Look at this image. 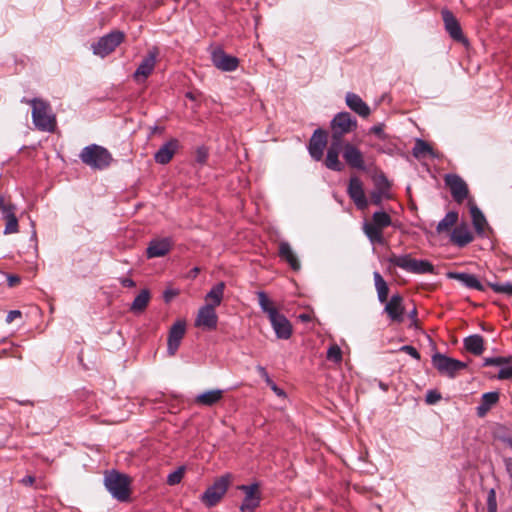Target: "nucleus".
Masks as SVG:
<instances>
[{
	"instance_id": "33",
	"label": "nucleus",
	"mask_w": 512,
	"mask_h": 512,
	"mask_svg": "<svg viewBox=\"0 0 512 512\" xmlns=\"http://www.w3.org/2000/svg\"><path fill=\"white\" fill-rule=\"evenodd\" d=\"M459 215L456 211H449L444 218L437 224L436 231L438 234L452 231V227L456 225Z\"/></svg>"
},
{
	"instance_id": "31",
	"label": "nucleus",
	"mask_w": 512,
	"mask_h": 512,
	"mask_svg": "<svg viewBox=\"0 0 512 512\" xmlns=\"http://www.w3.org/2000/svg\"><path fill=\"white\" fill-rule=\"evenodd\" d=\"M223 397V390L221 389H214L205 391L195 398V403L202 406H213L217 402H219Z\"/></svg>"
},
{
	"instance_id": "54",
	"label": "nucleus",
	"mask_w": 512,
	"mask_h": 512,
	"mask_svg": "<svg viewBox=\"0 0 512 512\" xmlns=\"http://www.w3.org/2000/svg\"><path fill=\"white\" fill-rule=\"evenodd\" d=\"M35 480L36 479L34 476L27 475L20 480V483L23 484L24 486H32L35 483Z\"/></svg>"
},
{
	"instance_id": "10",
	"label": "nucleus",
	"mask_w": 512,
	"mask_h": 512,
	"mask_svg": "<svg viewBox=\"0 0 512 512\" xmlns=\"http://www.w3.org/2000/svg\"><path fill=\"white\" fill-rule=\"evenodd\" d=\"M238 489L244 492L245 497L240 505L241 512H254L260 505L261 493L259 484L252 483L250 485H240Z\"/></svg>"
},
{
	"instance_id": "9",
	"label": "nucleus",
	"mask_w": 512,
	"mask_h": 512,
	"mask_svg": "<svg viewBox=\"0 0 512 512\" xmlns=\"http://www.w3.org/2000/svg\"><path fill=\"white\" fill-rule=\"evenodd\" d=\"M357 128V120L348 112H339L331 120V134L342 137Z\"/></svg>"
},
{
	"instance_id": "24",
	"label": "nucleus",
	"mask_w": 512,
	"mask_h": 512,
	"mask_svg": "<svg viewBox=\"0 0 512 512\" xmlns=\"http://www.w3.org/2000/svg\"><path fill=\"white\" fill-rule=\"evenodd\" d=\"M178 148L179 141L176 138H171L165 142L155 153V162L161 165L168 164L172 160Z\"/></svg>"
},
{
	"instance_id": "27",
	"label": "nucleus",
	"mask_w": 512,
	"mask_h": 512,
	"mask_svg": "<svg viewBox=\"0 0 512 512\" xmlns=\"http://www.w3.org/2000/svg\"><path fill=\"white\" fill-rule=\"evenodd\" d=\"M278 255L281 260L285 261L292 270L298 271L301 264L295 255L291 245L287 241H281L278 246Z\"/></svg>"
},
{
	"instance_id": "47",
	"label": "nucleus",
	"mask_w": 512,
	"mask_h": 512,
	"mask_svg": "<svg viewBox=\"0 0 512 512\" xmlns=\"http://www.w3.org/2000/svg\"><path fill=\"white\" fill-rule=\"evenodd\" d=\"M370 196L371 203L376 206H381L383 198H389V194L377 190H373Z\"/></svg>"
},
{
	"instance_id": "50",
	"label": "nucleus",
	"mask_w": 512,
	"mask_h": 512,
	"mask_svg": "<svg viewBox=\"0 0 512 512\" xmlns=\"http://www.w3.org/2000/svg\"><path fill=\"white\" fill-rule=\"evenodd\" d=\"M208 159V150L205 147H199L196 150V161L199 164H205Z\"/></svg>"
},
{
	"instance_id": "52",
	"label": "nucleus",
	"mask_w": 512,
	"mask_h": 512,
	"mask_svg": "<svg viewBox=\"0 0 512 512\" xmlns=\"http://www.w3.org/2000/svg\"><path fill=\"white\" fill-rule=\"evenodd\" d=\"M497 378L500 380L512 379V366L501 368Z\"/></svg>"
},
{
	"instance_id": "22",
	"label": "nucleus",
	"mask_w": 512,
	"mask_h": 512,
	"mask_svg": "<svg viewBox=\"0 0 512 512\" xmlns=\"http://www.w3.org/2000/svg\"><path fill=\"white\" fill-rule=\"evenodd\" d=\"M474 240V236L467 223L462 222L454 227L450 233V241L457 247H465Z\"/></svg>"
},
{
	"instance_id": "44",
	"label": "nucleus",
	"mask_w": 512,
	"mask_h": 512,
	"mask_svg": "<svg viewBox=\"0 0 512 512\" xmlns=\"http://www.w3.org/2000/svg\"><path fill=\"white\" fill-rule=\"evenodd\" d=\"M510 357H488L484 359L483 366H502L510 362Z\"/></svg>"
},
{
	"instance_id": "3",
	"label": "nucleus",
	"mask_w": 512,
	"mask_h": 512,
	"mask_svg": "<svg viewBox=\"0 0 512 512\" xmlns=\"http://www.w3.org/2000/svg\"><path fill=\"white\" fill-rule=\"evenodd\" d=\"M79 157L84 164L96 170L106 169L113 160L108 149L97 144L84 147Z\"/></svg>"
},
{
	"instance_id": "39",
	"label": "nucleus",
	"mask_w": 512,
	"mask_h": 512,
	"mask_svg": "<svg viewBox=\"0 0 512 512\" xmlns=\"http://www.w3.org/2000/svg\"><path fill=\"white\" fill-rule=\"evenodd\" d=\"M325 165L328 169L340 172L344 169V164L339 160V154L334 151H327Z\"/></svg>"
},
{
	"instance_id": "26",
	"label": "nucleus",
	"mask_w": 512,
	"mask_h": 512,
	"mask_svg": "<svg viewBox=\"0 0 512 512\" xmlns=\"http://www.w3.org/2000/svg\"><path fill=\"white\" fill-rule=\"evenodd\" d=\"M345 102L360 117L367 118L371 113L370 107L356 93L348 92L345 96Z\"/></svg>"
},
{
	"instance_id": "28",
	"label": "nucleus",
	"mask_w": 512,
	"mask_h": 512,
	"mask_svg": "<svg viewBox=\"0 0 512 512\" xmlns=\"http://www.w3.org/2000/svg\"><path fill=\"white\" fill-rule=\"evenodd\" d=\"M499 397L500 395L497 391L484 393L480 404L476 408L477 416L480 418L485 417L491 408L498 403Z\"/></svg>"
},
{
	"instance_id": "4",
	"label": "nucleus",
	"mask_w": 512,
	"mask_h": 512,
	"mask_svg": "<svg viewBox=\"0 0 512 512\" xmlns=\"http://www.w3.org/2000/svg\"><path fill=\"white\" fill-rule=\"evenodd\" d=\"M104 485L113 498L120 502H126L130 498V478L115 470L107 472L104 477Z\"/></svg>"
},
{
	"instance_id": "17",
	"label": "nucleus",
	"mask_w": 512,
	"mask_h": 512,
	"mask_svg": "<svg viewBox=\"0 0 512 512\" xmlns=\"http://www.w3.org/2000/svg\"><path fill=\"white\" fill-rule=\"evenodd\" d=\"M326 145L327 132L321 128L316 129L312 134L308 145L311 157L316 161H320L323 157Z\"/></svg>"
},
{
	"instance_id": "58",
	"label": "nucleus",
	"mask_w": 512,
	"mask_h": 512,
	"mask_svg": "<svg viewBox=\"0 0 512 512\" xmlns=\"http://www.w3.org/2000/svg\"><path fill=\"white\" fill-rule=\"evenodd\" d=\"M408 317L411 319V326L417 324V309L413 308L412 311L409 312Z\"/></svg>"
},
{
	"instance_id": "16",
	"label": "nucleus",
	"mask_w": 512,
	"mask_h": 512,
	"mask_svg": "<svg viewBox=\"0 0 512 512\" xmlns=\"http://www.w3.org/2000/svg\"><path fill=\"white\" fill-rule=\"evenodd\" d=\"M185 331V321L178 320L171 326L167 339V352L170 356L175 355L185 335Z\"/></svg>"
},
{
	"instance_id": "53",
	"label": "nucleus",
	"mask_w": 512,
	"mask_h": 512,
	"mask_svg": "<svg viewBox=\"0 0 512 512\" xmlns=\"http://www.w3.org/2000/svg\"><path fill=\"white\" fill-rule=\"evenodd\" d=\"M22 313L20 310H11L8 312L6 316V323L10 324L12 323L16 318H21Z\"/></svg>"
},
{
	"instance_id": "15",
	"label": "nucleus",
	"mask_w": 512,
	"mask_h": 512,
	"mask_svg": "<svg viewBox=\"0 0 512 512\" xmlns=\"http://www.w3.org/2000/svg\"><path fill=\"white\" fill-rule=\"evenodd\" d=\"M173 245L171 237L152 239L146 248V256L148 259L164 257L171 251Z\"/></svg>"
},
{
	"instance_id": "2",
	"label": "nucleus",
	"mask_w": 512,
	"mask_h": 512,
	"mask_svg": "<svg viewBox=\"0 0 512 512\" xmlns=\"http://www.w3.org/2000/svg\"><path fill=\"white\" fill-rule=\"evenodd\" d=\"M392 224L391 216L385 211H376L373 213L371 221L363 223L362 230L371 244L385 243L383 230Z\"/></svg>"
},
{
	"instance_id": "36",
	"label": "nucleus",
	"mask_w": 512,
	"mask_h": 512,
	"mask_svg": "<svg viewBox=\"0 0 512 512\" xmlns=\"http://www.w3.org/2000/svg\"><path fill=\"white\" fill-rule=\"evenodd\" d=\"M258 303L261 310L267 314L268 318L273 316L276 312H278L274 303L268 298L267 294L264 291L257 292Z\"/></svg>"
},
{
	"instance_id": "64",
	"label": "nucleus",
	"mask_w": 512,
	"mask_h": 512,
	"mask_svg": "<svg viewBox=\"0 0 512 512\" xmlns=\"http://www.w3.org/2000/svg\"><path fill=\"white\" fill-rule=\"evenodd\" d=\"M266 384L272 389L273 384H275V382L271 378H269L268 380H266Z\"/></svg>"
},
{
	"instance_id": "41",
	"label": "nucleus",
	"mask_w": 512,
	"mask_h": 512,
	"mask_svg": "<svg viewBox=\"0 0 512 512\" xmlns=\"http://www.w3.org/2000/svg\"><path fill=\"white\" fill-rule=\"evenodd\" d=\"M488 285L496 293H502V294H506L508 296H512V283H510V282H506V283H503V284L488 283Z\"/></svg>"
},
{
	"instance_id": "51",
	"label": "nucleus",
	"mask_w": 512,
	"mask_h": 512,
	"mask_svg": "<svg viewBox=\"0 0 512 512\" xmlns=\"http://www.w3.org/2000/svg\"><path fill=\"white\" fill-rule=\"evenodd\" d=\"M401 351L407 353L411 357H413L416 360H420V353L417 351V349L411 345H404L400 348Z\"/></svg>"
},
{
	"instance_id": "12",
	"label": "nucleus",
	"mask_w": 512,
	"mask_h": 512,
	"mask_svg": "<svg viewBox=\"0 0 512 512\" xmlns=\"http://www.w3.org/2000/svg\"><path fill=\"white\" fill-rule=\"evenodd\" d=\"M347 194L359 210H365L368 207L369 202L365 195L363 183L357 176H352L349 179Z\"/></svg>"
},
{
	"instance_id": "45",
	"label": "nucleus",
	"mask_w": 512,
	"mask_h": 512,
	"mask_svg": "<svg viewBox=\"0 0 512 512\" xmlns=\"http://www.w3.org/2000/svg\"><path fill=\"white\" fill-rule=\"evenodd\" d=\"M184 476V468L179 467L177 470L173 471L167 476V483L171 486L176 485L181 482Z\"/></svg>"
},
{
	"instance_id": "48",
	"label": "nucleus",
	"mask_w": 512,
	"mask_h": 512,
	"mask_svg": "<svg viewBox=\"0 0 512 512\" xmlns=\"http://www.w3.org/2000/svg\"><path fill=\"white\" fill-rule=\"evenodd\" d=\"M369 133L374 134L381 140L387 139V134L384 132V124L383 123L372 126L369 129Z\"/></svg>"
},
{
	"instance_id": "43",
	"label": "nucleus",
	"mask_w": 512,
	"mask_h": 512,
	"mask_svg": "<svg viewBox=\"0 0 512 512\" xmlns=\"http://www.w3.org/2000/svg\"><path fill=\"white\" fill-rule=\"evenodd\" d=\"M344 145L342 137H335L331 134V143L327 151H334L336 154L343 153Z\"/></svg>"
},
{
	"instance_id": "56",
	"label": "nucleus",
	"mask_w": 512,
	"mask_h": 512,
	"mask_svg": "<svg viewBox=\"0 0 512 512\" xmlns=\"http://www.w3.org/2000/svg\"><path fill=\"white\" fill-rule=\"evenodd\" d=\"M120 283L123 287L127 288H132L136 285L134 280H132L131 278H121Z\"/></svg>"
},
{
	"instance_id": "57",
	"label": "nucleus",
	"mask_w": 512,
	"mask_h": 512,
	"mask_svg": "<svg viewBox=\"0 0 512 512\" xmlns=\"http://www.w3.org/2000/svg\"><path fill=\"white\" fill-rule=\"evenodd\" d=\"M505 468L509 476L512 478V459L511 458H505L504 459Z\"/></svg>"
},
{
	"instance_id": "14",
	"label": "nucleus",
	"mask_w": 512,
	"mask_h": 512,
	"mask_svg": "<svg viewBox=\"0 0 512 512\" xmlns=\"http://www.w3.org/2000/svg\"><path fill=\"white\" fill-rule=\"evenodd\" d=\"M445 184L450 189L452 198L457 203H462L469 194L466 182L457 174H447Z\"/></svg>"
},
{
	"instance_id": "62",
	"label": "nucleus",
	"mask_w": 512,
	"mask_h": 512,
	"mask_svg": "<svg viewBox=\"0 0 512 512\" xmlns=\"http://www.w3.org/2000/svg\"><path fill=\"white\" fill-rule=\"evenodd\" d=\"M9 285L13 286L14 284L19 282V278L17 276H9Z\"/></svg>"
},
{
	"instance_id": "18",
	"label": "nucleus",
	"mask_w": 512,
	"mask_h": 512,
	"mask_svg": "<svg viewBox=\"0 0 512 512\" xmlns=\"http://www.w3.org/2000/svg\"><path fill=\"white\" fill-rule=\"evenodd\" d=\"M441 15L445 30L449 36L455 41L462 43L466 42L467 40L463 35L462 28L454 14L448 9H443L441 11Z\"/></svg>"
},
{
	"instance_id": "63",
	"label": "nucleus",
	"mask_w": 512,
	"mask_h": 512,
	"mask_svg": "<svg viewBox=\"0 0 512 512\" xmlns=\"http://www.w3.org/2000/svg\"><path fill=\"white\" fill-rule=\"evenodd\" d=\"M379 387L383 390V391H387L388 390V385L383 383V382H380L379 383Z\"/></svg>"
},
{
	"instance_id": "6",
	"label": "nucleus",
	"mask_w": 512,
	"mask_h": 512,
	"mask_svg": "<svg viewBox=\"0 0 512 512\" xmlns=\"http://www.w3.org/2000/svg\"><path fill=\"white\" fill-rule=\"evenodd\" d=\"M125 40V33L120 30H113L100 37L91 45L93 54L104 58L111 54Z\"/></svg>"
},
{
	"instance_id": "29",
	"label": "nucleus",
	"mask_w": 512,
	"mask_h": 512,
	"mask_svg": "<svg viewBox=\"0 0 512 512\" xmlns=\"http://www.w3.org/2000/svg\"><path fill=\"white\" fill-rule=\"evenodd\" d=\"M464 348L471 354L479 356L485 350L484 338L479 334L469 335L463 340Z\"/></svg>"
},
{
	"instance_id": "1",
	"label": "nucleus",
	"mask_w": 512,
	"mask_h": 512,
	"mask_svg": "<svg viewBox=\"0 0 512 512\" xmlns=\"http://www.w3.org/2000/svg\"><path fill=\"white\" fill-rule=\"evenodd\" d=\"M21 102L31 105L32 121L39 131L54 132L57 121L49 102L40 98H23Z\"/></svg>"
},
{
	"instance_id": "11",
	"label": "nucleus",
	"mask_w": 512,
	"mask_h": 512,
	"mask_svg": "<svg viewBox=\"0 0 512 512\" xmlns=\"http://www.w3.org/2000/svg\"><path fill=\"white\" fill-rule=\"evenodd\" d=\"M158 54L159 50L157 47H153L148 51L147 55L142 59L133 73V79L136 82H143L152 74L155 69Z\"/></svg>"
},
{
	"instance_id": "55",
	"label": "nucleus",
	"mask_w": 512,
	"mask_h": 512,
	"mask_svg": "<svg viewBox=\"0 0 512 512\" xmlns=\"http://www.w3.org/2000/svg\"><path fill=\"white\" fill-rule=\"evenodd\" d=\"M256 369H257L259 375L264 379L265 382H266V380H268L270 378V376H269V374H268V372H267L265 367H263L261 365H258L256 367Z\"/></svg>"
},
{
	"instance_id": "61",
	"label": "nucleus",
	"mask_w": 512,
	"mask_h": 512,
	"mask_svg": "<svg viewBox=\"0 0 512 512\" xmlns=\"http://www.w3.org/2000/svg\"><path fill=\"white\" fill-rule=\"evenodd\" d=\"M272 390H273V391H274L278 396H284V395H285L284 391H283L281 388H279L276 384H273V388H272Z\"/></svg>"
},
{
	"instance_id": "32",
	"label": "nucleus",
	"mask_w": 512,
	"mask_h": 512,
	"mask_svg": "<svg viewBox=\"0 0 512 512\" xmlns=\"http://www.w3.org/2000/svg\"><path fill=\"white\" fill-rule=\"evenodd\" d=\"M225 290V283L219 282L214 285L205 296V305H210L212 308L219 306L223 300Z\"/></svg>"
},
{
	"instance_id": "7",
	"label": "nucleus",
	"mask_w": 512,
	"mask_h": 512,
	"mask_svg": "<svg viewBox=\"0 0 512 512\" xmlns=\"http://www.w3.org/2000/svg\"><path fill=\"white\" fill-rule=\"evenodd\" d=\"M232 476L227 473L222 475L209 486L201 496V501L207 507H213L217 505L223 496L226 494L229 485L231 483Z\"/></svg>"
},
{
	"instance_id": "49",
	"label": "nucleus",
	"mask_w": 512,
	"mask_h": 512,
	"mask_svg": "<svg viewBox=\"0 0 512 512\" xmlns=\"http://www.w3.org/2000/svg\"><path fill=\"white\" fill-rule=\"evenodd\" d=\"M441 400V394L436 390H429L426 394L425 401L427 404L433 405Z\"/></svg>"
},
{
	"instance_id": "8",
	"label": "nucleus",
	"mask_w": 512,
	"mask_h": 512,
	"mask_svg": "<svg viewBox=\"0 0 512 512\" xmlns=\"http://www.w3.org/2000/svg\"><path fill=\"white\" fill-rule=\"evenodd\" d=\"M432 364L440 374L446 375L449 378L456 377L460 370L467 367L465 362L448 357L441 353H435L432 356Z\"/></svg>"
},
{
	"instance_id": "13",
	"label": "nucleus",
	"mask_w": 512,
	"mask_h": 512,
	"mask_svg": "<svg viewBox=\"0 0 512 512\" xmlns=\"http://www.w3.org/2000/svg\"><path fill=\"white\" fill-rule=\"evenodd\" d=\"M213 65L221 71L232 72L239 66V59L227 54L222 48H215L211 53Z\"/></svg>"
},
{
	"instance_id": "19",
	"label": "nucleus",
	"mask_w": 512,
	"mask_h": 512,
	"mask_svg": "<svg viewBox=\"0 0 512 512\" xmlns=\"http://www.w3.org/2000/svg\"><path fill=\"white\" fill-rule=\"evenodd\" d=\"M217 324L218 316L215 308L210 305H203L198 311L195 326L211 331L217 328Z\"/></svg>"
},
{
	"instance_id": "21",
	"label": "nucleus",
	"mask_w": 512,
	"mask_h": 512,
	"mask_svg": "<svg viewBox=\"0 0 512 512\" xmlns=\"http://www.w3.org/2000/svg\"><path fill=\"white\" fill-rule=\"evenodd\" d=\"M269 321L277 338L286 340L291 337L292 325L285 315L278 311L269 318Z\"/></svg>"
},
{
	"instance_id": "25",
	"label": "nucleus",
	"mask_w": 512,
	"mask_h": 512,
	"mask_svg": "<svg viewBox=\"0 0 512 512\" xmlns=\"http://www.w3.org/2000/svg\"><path fill=\"white\" fill-rule=\"evenodd\" d=\"M447 278L454 279L459 281L464 287L468 289H475L478 291H484V285L479 281V279L470 273L465 272H448Z\"/></svg>"
},
{
	"instance_id": "60",
	"label": "nucleus",
	"mask_w": 512,
	"mask_h": 512,
	"mask_svg": "<svg viewBox=\"0 0 512 512\" xmlns=\"http://www.w3.org/2000/svg\"><path fill=\"white\" fill-rule=\"evenodd\" d=\"M200 272V269L198 267H194L188 274V277L194 279L197 277V275L199 274Z\"/></svg>"
},
{
	"instance_id": "20",
	"label": "nucleus",
	"mask_w": 512,
	"mask_h": 512,
	"mask_svg": "<svg viewBox=\"0 0 512 512\" xmlns=\"http://www.w3.org/2000/svg\"><path fill=\"white\" fill-rule=\"evenodd\" d=\"M384 312L392 322L402 323L404 321L405 312L403 297L400 294L392 295L389 301L386 302Z\"/></svg>"
},
{
	"instance_id": "35",
	"label": "nucleus",
	"mask_w": 512,
	"mask_h": 512,
	"mask_svg": "<svg viewBox=\"0 0 512 512\" xmlns=\"http://www.w3.org/2000/svg\"><path fill=\"white\" fill-rule=\"evenodd\" d=\"M374 283L377 290L378 300L381 303L388 302L389 287L379 272H374Z\"/></svg>"
},
{
	"instance_id": "34",
	"label": "nucleus",
	"mask_w": 512,
	"mask_h": 512,
	"mask_svg": "<svg viewBox=\"0 0 512 512\" xmlns=\"http://www.w3.org/2000/svg\"><path fill=\"white\" fill-rule=\"evenodd\" d=\"M15 206L5 209L3 219L6 221L4 234H13L18 232V219L15 215Z\"/></svg>"
},
{
	"instance_id": "37",
	"label": "nucleus",
	"mask_w": 512,
	"mask_h": 512,
	"mask_svg": "<svg viewBox=\"0 0 512 512\" xmlns=\"http://www.w3.org/2000/svg\"><path fill=\"white\" fill-rule=\"evenodd\" d=\"M150 300V293L147 289L142 290L131 304V311L138 313L145 310Z\"/></svg>"
},
{
	"instance_id": "59",
	"label": "nucleus",
	"mask_w": 512,
	"mask_h": 512,
	"mask_svg": "<svg viewBox=\"0 0 512 512\" xmlns=\"http://www.w3.org/2000/svg\"><path fill=\"white\" fill-rule=\"evenodd\" d=\"M13 204H5L4 198L0 196V211L2 212V216L4 215L5 209L12 208Z\"/></svg>"
},
{
	"instance_id": "46",
	"label": "nucleus",
	"mask_w": 512,
	"mask_h": 512,
	"mask_svg": "<svg viewBox=\"0 0 512 512\" xmlns=\"http://www.w3.org/2000/svg\"><path fill=\"white\" fill-rule=\"evenodd\" d=\"M487 508H488V512H496L497 511L496 493H495L494 489H491L488 492Z\"/></svg>"
},
{
	"instance_id": "30",
	"label": "nucleus",
	"mask_w": 512,
	"mask_h": 512,
	"mask_svg": "<svg viewBox=\"0 0 512 512\" xmlns=\"http://www.w3.org/2000/svg\"><path fill=\"white\" fill-rule=\"evenodd\" d=\"M470 215L476 233L483 236L487 227V220L482 211L474 203H470Z\"/></svg>"
},
{
	"instance_id": "42",
	"label": "nucleus",
	"mask_w": 512,
	"mask_h": 512,
	"mask_svg": "<svg viewBox=\"0 0 512 512\" xmlns=\"http://www.w3.org/2000/svg\"><path fill=\"white\" fill-rule=\"evenodd\" d=\"M327 359L335 363L342 360V351L338 345H331L327 350Z\"/></svg>"
},
{
	"instance_id": "38",
	"label": "nucleus",
	"mask_w": 512,
	"mask_h": 512,
	"mask_svg": "<svg viewBox=\"0 0 512 512\" xmlns=\"http://www.w3.org/2000/svg\"><path fill=\"white\" fill-rule=\"evenodd\" d=\"M426 155L434 156L432 147L426 141L417 139L413 147V156L420 158Z\"/></svg>"
},
{
	"instance_id": "40",
	"label": "nucleus",
	"mask_w": 512,
	"mask_h": 512,
	"mask_svg": "<svg viewBox=\"0 0 512 512\" xmlns=\"http://www.w3.org/2000/svg\"><path fill=\"white\" fill-rule=\"evenodd\" d=\"M374 184H375V190L381 191L384 193L389 192L391 184L385 174L383 172H380L375 175L374 177Z\"/></svg>"
},
{
	"instance_id": "5",
	"label": "nucleus",
	"mask_w": 512,
	"mask_h": 512,
	"mask_svg": "<svg viewBox=\"0 0 512 512\" xmlns=\"http://www.w3.org/2000/svg\"><path fill=\"white\" fill-rule=\"evenodd\" d=\"M388 262L406 272L413 274H433L434 266L428 260H417L411 257L410 254L396 255L392 254Z\"/></svg>"
},
{
	"instance_id": "23",
	"label": "nucleus",
	"mask_w": 512,
	"mask_h": 512,
	"mask_svg": "<svg viewBox=\"0 0 512 512\" xmlns=\"http://www.w3.org/2000/svg\"><path fill=\"white\" fill-rule=\"evenodd\" d=\"M343 158L348 166L358 170H365L362 152L353 144L345 143Z\"/></svg>"
}]
</instances>
